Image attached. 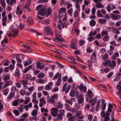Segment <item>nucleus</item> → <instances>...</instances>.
<instances>
[{
	"instance_id": "1",
	"label": "nucleus",
	"mask_w": 121,
	"mask_h": 121,
	"mask_svg": "<svg viewBox=\"0 0 121 121\" xmlns=\"http://www.w3.org/2000/svg\"><path fill=\"white\" fill-rule=\"evenodd\" d=\"M51 9L50 8L46 9L44 7L43 9L38 12V13L42 16H44L45 14L46 16L47 17L51 14Z\"/></svg>"
},
{
	"instance_id": "2",
	"label": "nucleus",
	"mask_w": 121,
	"mask_h": 121,
	"mask_svg": "<svg viewBox=\"0 0 121 121\" xmlns=\"http://www.w3.org/2000/svg\"><path fill=\"white\" fill-rule=\"evenodd\" d=\"M58 97V95L56 94L53 95L51 97L49 96L47 97V100L48 102H51L52 104H54L55 102V100L57 99Z\"/></svg>"
},
{
	"instance_id": "3",
	"label": "nucleus",
	"mask_w": 121,
	"mask_h": 121,
	"mask_svg": "<svg viewBox=\"0 0 121 121\" xmlns=\"http://www.w3.org/2000/svg\"><path fill=\"white\" fill-rule=\"evenodd\" d=\"M55 32V36L56 38H53V40L56 42H57L58 41H60L62 42L64 41V40L58 34V31H56Z\"/></svg>"
},
{
	"instance_id": "4",
	"label": "nucleus",
	"mask_w": 121,
	"mask_h": 121,
	"mask_svg": "<svg viewBox=\"0 0 121 121\" xmlns=\"http://www.w3.org/2000/svg\"><path fill=\"white\" fill-rule=\"evenodd\" d=\"M73 2L75 3V6L79 11H80V5L83 0H72Z\"/></svg>"
},
{
	"instance_id": "5",
	"label": "nucleus",
	"mask_w": 121,
	"mask_h": 121,
	"mask_svg": "<svg viewBox=\"0 0 121 121\" xmlns=\"http://www.w3.org/2000/svg\"><path fill=\"white\" fill-rule=\"evenodd\" d=\"M58 109L56 108H51L50 110L52 111L51 112V115L53 117H56L58 113Z\"/></svg>"
},
{
	"instance_id": "6",
	"label": "nucleus",
	"mask_w": 121,
	"mask_h": 121,
	"mask_svg": "<svg viewBox=\"0 0 121 121\" xmlns=\"http://www.w3.org/2000/svg\"><path fill=\"white\" fill-rule=\"evenodd\" d=\"M67 85V83H65L64 84L62 88V91H65L66 93H67L68 92L71 88V86L69 85H68L67 87L66 88Z\"/></svg>"
},
{
	"instance_id": "7",
	"label": "nucleus",
	"mask_w": 121,
	"mask_h": 121,
	"mask_svg": "<svg viewBox=\"0 0 121 121\" xmlns=\"http://www.w3.org/2000/svg\"><path fill=\"white\" fill-rule=\"evenodd\" d=\"M44 31L47 34L52 35L53 34L52 30L50 28L49 26H46L45 28Z\"/></svg>"
},
{
	"instance_id": "8",
	"label": "nucleus",
	"mask_w": 121,
	"mask_h": 121,
	"mask_svg": "<svg viewBox=\"0 0 121 121\" xmlns=\"http://www.w3.org/2000/svg\"><path fill=\"white\" fill-rule=\"evenodd\" d=\"M76 39H74L72 40V43L70 45V47L71 48L75 49H77V41Z\"/></svg>"
},
{
	"instance_id": "9",
	"label": "nucleus",
	"mask_w": 121,
	"mask_h": 121,
	"mask_svg": "<svg viewBox=\"0 0 121 121\" xmlns=\"http://www.w3.org/2000/svg\"><path fill=\"white\" fill-rule=\"evenodd\" d=\"M53 82H50L45 87V89L47 91H48L52 89V86L53 85Z\"/></svg>"
},
{
	"instance_id": "10",
	"label": "nucleus",
	"mask_w": 121,
	"mask_h": 121,
	"mask_svg": "<svg viewBox=\"0 0 121 121\" xmlns=\"http://www.w3.org/2000/svg\"><path fill=\"white\" fill-rule=\"evenodd\" d=\"M84 101V98L83 97V95L82 94H81L78 98V102L79 104H81Z\"/></svg>"
},
{
	"instance_id": "11",
	"label": "nucleus",
	"mask_w": 121,
	"mask_h": 121,
	"mask_svg": "<svg viewBox=\"0 0 121 121\" xmlns=\"http://www.w3.org/2000/svg\"><path fill=\"white\" fill-rule=\"evenodd\" d=\"M36 65L37 69H42L44 67V64L43 63H41L39 62H36Z\"/></svg>"
},
{
	"instance_id": "12",
	"label": "nucleus",
	"mask_w": 121,
	"mask_h": 121,
	"mask_svg": "<svg viewBox=\"0 0 121 121\" xmlns=\"http://www.w3.org/2000/svg\"><path fill=\"white\" fill-rule=\"evenodd\" d=\"M118 84L119 85L117 86V88L119 90L117 94L121 96V80L119 82Z\"/></svg>"
},
{
	"instance_id": "13",
	"label": "nucleus",
	"mask_w": 121,
	"mask_h": 121,
	"mask_svg": "<svg viewBox=\"0 0 121 121\" xmlns=\"http://www.w3.org/2000/svg\"><path fill=\"white\" fill-rule=\"evenodd\" d=\"M40 103L39 104V106L40 107H41L43 106L44 104H46V101L44 98L43 97L40 99Z\"/></svg>"
},
{
	"instance_id": "14",
	"label": "nucleus",
	"mask_w": 121,
	"mask_h": 121,
	"mask_svg": "<svg viewBox=\"0 0 121 121\" xmlns=\"http://www.w3.org/2000/svg\"><path fill=\"white\" fill-rule=\"evenodd\" d=\"M11 31L13 32L12 36L14 37H16L19 33V30L15 29H13Z\"/></svg>"
},
{
	"instance_id": "15",
	"label": "nucleus",
	"mask_w": 121,
	"mask_h": 121,
	"mask_svg": "<svg viewBox=\"0 0 121 121\" xmlns=\"http://www.w3.org/2000/svg\"><path fill=\"white\" fill-rule=\"evenodd\" d=\"M95 6L99 8H103L104 7V5L100 2L96 3Z\"/></svg>"
},
{
	"instance_id": "16",
	"label": "nucleus",
	"mask_w": 121,
	"mask_h": 121,
	"mask_svg": "<svg viewBox=\"0 0 121 121\" xmlns=\"http://www.w3.org/2000/svg\"><path fill=\"white\" fill-rule=\"evenodd\" d=\"M97 100V99L96 98H95L93 99H90L89 100V103H91V106H94L96 104Z\"/></svg>"
},
{
	"instance_id": "17",
	"label": "nucleus",
	"mask_w": 121,
	"mask_h": 121,
	"mask_svg": "<svg viewBox=\"0 0 121 121\" xmlns=\"http://www.w3.org/2000/svg\"><path fill=\"white\" fill-rule=\"evenodd\" d=\"M32 61L30 59L28 61H24L23 62V64L25 67H26L27 66L31 64L32 62Z\"/></svg>"
},
{
	"instance_id": "18",
	"label": "nucleus",
	"mask_w": 121,
	"mask_h": 121,
	"mask_svg": "<svg viewBox=\"0 0 121 121\" xmlns=\"http://www.w3.org/2000/svg\"><path fill=\"white\" fill-rule=\"evenodd\" d=\"M79 88L81 90L83 91L84 92H85L86 91V87L85 86H84V84H82L80 85Z\"/></svg>"
},
{
	"instance_id": "19",
	"label": "nucleus",
	"mask_w": 121,
	"mask_h": 121,
	"mask_svg": "<svg viewBox=\"0 0 121 121\" xmlns=\"http://www.w3.org/2000/svg\"><path fill=\"white\" fill-rule=\"evenodd\" d=\"M66 23L65 22L61 24H59L58 25L57 27L59 30H60L62 28H64L66 26Z\"/></svg>"
},
{
	"instance_id": "20",
	"label": "nucleus",
	"mask_w": 121,
	"mask_h": 121,
	"mask_svg": "<svg viewBox=\"0 0 121 121\" xmlns=\"http://www.w3.org/2000/svg\"><path fill=\"white\" fill-rule=\"evenodd\" d=\"M61 74L60 73H59V72H58L55 75L54 77L53 78V80H55L57 79L58 78H61Z\"/></svg>"
},
{
	"instance_id": "21",
	"label": "nucleus",
	"mask_w": 121,
	"mask_h": 121,
	"mask_svg": "<svg viewBox=\"0 0 121 121\" xmlns=\"http://www.w3.org/2000/svg\"><path fill=\"white\" fill-rule=\"evenodd\" d=\"M8 43V39L7 38H5L3 40H2L1 42V44L2 45L3 47H4L5 45L4 43Z\"/></svg>"
},
{
	"instance_id": "22",
	"label": "nucleus",
	"mask_w": 121,
	"mask_h": 121,
	"mask_svg": "<svg viewBox=\"0 0 121 121\" xmlns=\"http://www.w3.org/2000/svg\"><path fill=\"white\" fill-rule=\"evenodd\" d=\"M106 113L107 116L104 117V119L103 121H108L110 120V118L109 117L110 114L107 112H106Z\"/></svg>"
},
{
	"instance_id": "23",
	"label": "nucleus",
	"mask_w": 121,
	"mask_h": 121,
	"mask_svg": "<svg viewBox=\"0 0 121 121\" xmlns=\"http://www.w3.org/2000/svg\"><path fill=\"white\" fill-rule=\"evenodd\" d=\"M74 100V98H72L71 99H66L65 100V101L67 103H68L70 105H72L73 103L72 102V101L73 100Z\"/></svg>"
},
{
	"instance_id": "24",
	"label": "nucleus",
	"mask_w": 121,
	"mask_h": 121,
	"mask_svg": "<svg viewBox=\"0 0 121 121\" xmlns=\"http://www.w3.org/2000/svg\"><path fill=\"white\" fill-rule=\"evenodd\" d=\"M121 17V16L118 14H114V20H119Z\"/></svg>"
},
{
	"instance_id": "25",
	"label": "nucleus",
	"mask_w": 121,
	"mask_h": 121,
	"mask_svg": "<svg viewBox=\"0 0 121 121\" xmlns=\"http://www.w3.org/2000/svg\"><path fill=\"white\" fill-rule=\"evenodd\" d=\"M44 7L43 6V5H38L36 7L37 10L39 11V12L41 10L43 9Z\"/></svg>"
},
{
	"instance_id": "26",
	"label": "nucleus",
	"mask_w": 121,
	"mask_h": 121,
	"mask_svg": "<svg viewBox=\"0 0 121 121\" xmlns=\"http://www.w3.org/2000/svg\"><path fill=\"white\" fill-rule=\"evenodd\" d=\"M98 22L102 24H105L107 22V20L104 19H100L98 21Z\"/></svg>"
},
{
	"instance_id": "27",
	"label": "nucleus",
	"mask_w": 121,
	"mask_h": 121,
	"mask_svg": "<svg viewBox=\"0 0 121 121\" xmlns=\"http://www.w3.org/2000/svg\"><path fill=\"white\" fill-rule=\"evenodd\" d=\"M32 106V103H30L28 105H25V108L26 110L27 111H28L29 108H31Z\"/></svg>"
},
{
	"instance_id": "28",
	"label": "nucleus",
	"mask_w": 121,
	"mask_h": 121,
	"mask_svg": "<svg viewBox=\"0 0 121 121\" xmlns=\"http://www.w3.org/2000/svg\"><path fill=\"white\" fill-rule=\"evenodd\" d=\"M4 62H5L4 64V66H8L9 65V63L10 62V61H9L7 59H6L4 60L3 61H2L1 64Z\"/></svg>"
},
{
	"instance_id": "29",
	"label": "nucleus",
	"mask_w": 121,
	"mask_h": 121,
	"mask_svg": "<svg viewBox=\"0 0 121 121\" xmlns=\"http://www.w3.org/2000/svg\"><path fill=\"white\" fill-rule=\"evenodd\" d=\"M97 15L98 17H103V16L102 14L101 11L99 10H98L97 13Z\"/></svg>"
},
{
	"instance_id": "30",
	"label": "nucleus",
	"mask_w": 121,
	"mask_h": 121,
	"mask_svg": "<svg viewBox=\"0 0 121 121\" xmlns=\"http://www.w3.org/2000/svg\"><path fill=\"white\" fill-rule=\"evenodd\" d=\"M32 67V65H30L26 68L23 71V73H26L31 69Z\"/></svg>"
},
{
	"instance_id": "31",
	"label": "nucleus",
	"mask_w": 121,
	"mask_h": 121,
	"mask_svg": "<svg viewBox=\"0 0 121 121\" xmlns=\"http://www.w3.org/2000/svg\"><path fill=\"white\" fill-rule=\"evenodd\" d=\"M25 105H24L22 104H21L20 105L19 107L18 108V109L21 112L23 111L24 108H25Z\"/></svg>"
},
{
	"instance_id": "32",
	"label": "nucleus",
	"mask_w": 121,
	"mask_h": 121,
	"mask_svg": "<svg viewBox=\"0 0 121 121\" xmlns=\"http://www.w3.org/2000/svg\"><path fill=\"white\" fill-rule=\"evenodd\" d=\"M60 78H58L57 81L56 83V86H60V84H61V82L62 81V80Z\"/></svg>"
},
{
	"instance_id": "33",
	"label": "nucleus",
	"mask_w": 121,
	"mask_h": 121,
	"mask_svg": "<svg viewBox=\"0 0 121 121\" xmlns=\"http://www.w3.org/2000/svg\"><path fill=\"white\" fill-rule=\"evenodd\" d=\"M100 101L99 100H98L97 103V104L96 107V110L98 111L100 107Z\"/></svg>"
},
{
	"instance_id": "34",
	"label": "nucleus",
	"mask_w": 121,
	"mask_h": 121,
	"mask_svg": "<svg viewBox=\"0 0 121 121\" xmlns=\"http://www.w3.org/2000/svg\"><path fill=\"white\" fill-rule=\"evenodd\" d=\"M110 50L109 51V55H111L113 53V45L110 46Z\"/></svg>"
},
{
	"instance_id": "35",
	"label": "nucleus",
	"mask_w": 121,
	"mask_h": 121,
	"mask_svg": "<svg viewBox=\"0 0 121 121\" xmlns=\"http://www.w3.org/2000/svg\"><path fill=\"white\" fill-rule=\"evenodd\" d=\"M0 2L3 8H4L6 5L5 0H0Z\"/></svg>"
},
{
	"instance_id": "36",
	"label": "nucleus",
	"mask_w": 121,
	"mask_h": 121,
	"mask_svg": "<svg viewBox=\"0 0 121 121\" xmlns=\"http://www.w3.org/2000/svg\"><path fill=\"white\" fill-rule=\"evenodd\" d=\"M56 107L57 108H63V105L60 102H59L56 104Z\"/></svg>"
},
{
	"instance_id": "37",
	"label": "nucleus",
	"mask_w": 121,
	"mask_h": 121,
	"mask_svg": "<svg viewBox=\"0 0 121 121\" xmlns=\"http://www.w3.org/2000/svg\"><path fill=\"white\" fill-rule=\"evenodd\" d=\"M38 114V111L36 109L33 110L31 114L32 116H35Z\"/></svg>"
},
{
	"instance_id": "38",
	"label": "nucleus",
	"mask_w": 121,
	"mask_h": 121,
	"mask_svg": "<svg viewBox=\"0 0 121 121\" xmlns=\"http://www.w3.org/2000/svg\"><path fill=\"white\" fill-rule=\"evenodd\" d=\"M14 94L12 92H11L10 93V94L8 96L7 98V99L8 100H9L10 99H11L13 98L14 97Z\"/></svg>"
},
{
	"instance_id": "39",
	"label": "nucleus",
	"mask_w": 121,
	"mask_h": 121,
	"mask_svg": "<svg viewBox=\"0 0 121 121\" xmlns=\"http://www.w3.org/2000/svg\"><path fill=\"white\" fill-rule=\"evenodd\" d=\"M66 11V8H65L62 7L59 10V13H64Z\"/></svg>"
},
{
	"instance_id": "40",
	"label": "nucleus",
	"mask_w": 121,
	"mask_h": 121,
	"mask_svg": "<svg viewBox=\"0 0 121 121\" xmlns=\"http://www.w3.org/2000/svg\"><path fill=\"white\" fill-rule=\"evenodd\" d=\"M20 82L22 85H26L27 84V80H22L20 81Z\"/></svg>"
},
{
	"instance_id": "41",
	"label": "nucleus",
	"mask_w": 121,
	"mask_h": 121,
	"mask_svg": "<svg viewBox=\"0 0 121 121\" xmlns=\"http://www.w3.org/2000/svg\"><path fill=\"white\" fill-rule=\"evenodd\" d=\"M96 24V22L94 20H92L90 22V25L92 26H94Z\"/></svg>"
},
{
	"instance_id": "42",
	"label": "nucleus",
	"mask_w": 121,
	"mask_h": 121,
	"mask_svg": "<svg viewBox=\"0 0 121 121\" xmlns=\"http://www.w3.org/2000/svg\"><path fill=\"white\" fill-rule=\"evenodd\" d=\"M20 72L19 69L17 68L16 69L15 73V76L17 77H18L20 75Z\"/></svg>"
},
{
	"instance_id": "43",
	"label": "nucleus",
	"mask_w": 121,
	"mask_h": 121,
	"mask_svg": "<svg viewBox=\"0 0 121 121\" xmlns=\"http://www.w3.org/2000/svg\"><path fill=\"white\" fill-rule=\"evenodd\" d=\"M13 113L15 115V116L19 115L20 114L19 112L17 110H15L13 111Z\"/></svg>"
},
{
	"instance_id": "44",
	"label": "nucleus",
	"mask_w": 121,
	"mask_h": 121,
	"mask_svg": "<svg viewBox=\"0 0 121 121\" xmlns=\"http://www.w3.org/2000/svg\"><path fill=\"white\" fill-rule=\"evenodd\" d=\"M69 111L73 113H75L78 111V110L76 108H71Z\"/></svg>"
},
{
	"instance_id": "45",
	"label": "nucleus",
	"mask_w": 121,
	"mask_h": 121,
	"mask_svg": "<svg viewBox=\"0 0 121 121\" xmlns=\"http://www.w3.org/2000/svg\"><path fill=\"white\" fill-rule=\"evenodd\" d=\"M45 74L44 73H41L37 76V77L38 78H42L44 77Z\"/></svg>"
},
{
	"instance_id": "46",
	"label": "nucleus",
	"mask_w": 121,
	"mask_h": 121,
	"mask_svg": "<svg viewBox=\"0 0 121 121\" xmlns=\"http://www.w3.org/2000/svg\"><path fill=\"white\" fill-rule=\"evenodd\" d=\"M30 3L29 2H26L23 6V7L24 9H27L29 8L30 6Z\"/></svg>"
},
{
	"instance_id": "47",
	"label": "nucleus",
	"mask_w": 121,
	"mask_h": 121,
	"mask_svg": "<svg viewBox=\"0 0 121 121\" xmlns=\"http://www.w3.org/2000/svg\"><path fill=\"white\" fill-rule=\"evenodd\" d=\"M12 83V82L11 81H9L6 82L5 83V86L4 88L7 87L10 84H11Z\"/></svg>"
},
{
	"instance_id": "48",
	"label": "nucleus",
	"mask_w": 121,
	"mask_h": 121,
	"mask_svg": "<svg viewBox=\"0 0 121 121\" xmlns=\"http://www.w3.org/2000/svg\"><path fill=\"white\" fill-rule=\"evenodd\" d=\"M101 34L102 36L107 35H108V32L104 30L102 32Z\"/></svg>"
},
{
	"instance_id": "49",
	"label": "nucleus",
	"mask_w": 121,
	"mask_h": 121,
	"mask_svg": "<svg viewBox=\"0 0 121 121\" xmlns=\"http://www.w3.org/2000/svg\"><path fill=\"white\" fill-rule=\"evenodd\" d=\"M70 59L71 60V62L75 64L76 63V62H75V60L76 59L73 56H71L70 57Z\"/></svg>"
},
{
	"instance_id": "50",
	"label": "nucleus",
	"mask_w": 121,
	"mask_h": 121,
	"mask_svg": "<svg viewBox=\"0 0 121 121\" xmlns=\"http://www.w3.org/2000/svg\"><path fill=\"white\" fill-rule=\"evenodd\" d=\"M101 115L102 117H104L107 116L106 114L105 111L103 110L102 112L101 113Z\"/></svg>"
},
{
	"instance_id": "51",
	"label": "nucleus",
	"mask_w": 121,
	"mask_h": 121,
	"mask_svg": "<svg viewBox=\"0 0 121 121\" xmlns=\"http://www.w3.org/2000/svg\"><path fill=\"white\" fill-rule=\"evenodd\" d=\"M108 54L105 53L103 56V58L105 60H107L108 59Z\"/></svg>"
},
{
	"instance_id": "52",
	"label": "nucleus",
	"mask_w": 121,
	"mask_h": 121,
	"mask_svg": "<svg viewBox=\"0 0 121 121\" xmlns=\"http://www.w3.org/2000/svg\"><path fill=\"white\" fill-rule=\"evenodd\" d=\"M74 89H72L70 93V95L71 97H73L74 96Z\"/></svg>"
},
{
	"instance_id": "53",
	"label": "nucleus",
	"mask_w": 121,
	"mask_h": 121,
	"mask_svg": "<svg viewBox=\"0 0 121 121\" xmlns=\"http://www.w3.org/2000/svg\"><path fill=\"white\" fill-rule=\"evenodd\" d=\"M109 36L108 35H106L103 38V40L104 41H107L109 40Z\"/></svg>"
},
{
	"instance_id": "54",
	"label": "nucleus",
	"mask_w": 121,
	"mask_h": 121,
	"mask_svg": "<svg viewBox=\"0 0 121 121\" xmlns=\"http://www.w3.org/2000/svg\"><path fill=\"white\" fill-rule=\"evenodd\" d=\"M97 32L96 31H95L93 32H90L89 35V36H92L95 35L96 34Z\"/></svg>"
},
{
	"instance_id": "55",
	"label": "nucleus",
	"mask_w": 121,
	"mask_h": 121,
	"mask_svg": "<svg viewBox=\"0 0 121 121\" xmlns=\"http://www.w3.org/2000/svg\"><path fill=\"white\" fill-rule=\"evenodd\" d=\"M85 43V41L83 40H81L79 41V44L81 46L83 45Z\"/></svg>"
},
{
	"instance_id": "56",
	"label": "nucleus",
	"mask_w": 121,
	"mask_h": 121,
	"mask_svg": "<svg viewBox=\"0 0 121 121\" xmlns=\"http://www.w3.org/2000/svg\"><path fill=\"white\" fill-rule=\"evenodd\" d=\"M24 78H26V80L30 79L31 77V75L30 74H27L24 76Z\"/></svg>"
},
{
	"instance_id": "57",
	"label": "nucleus",
	"mask_w": 121,
	"mask_h": 121,
	"mask_svg": "<svg viewBox=\"0 0 121 121\" xmlns=\"http://www.w3.org/2000/svg\"><path fill=\"white\" fill-rule=\"evenodd\" d=\"M76 116L71 117H70L69 118L68 120L69 121H74L76 120Z\"/></svg>"
},
{
	"instance_id": "58",
	"label": "nucleus",
	"mask_w": 121,
	"mask_h": 121,
	"mask_svg": "<svg viewBox=\"0 0 121 121\" xmlns=\"http://www.w3.org/2000/svg\"><path fill=\"white\" fill-rule=\"evenodd\" d=\"M111 61L110 60L107 61L103 63L104 65V66H108L109 65Z\"/></svg>"
},
{
	"instance_id": "59",
	"label": "nucleus",
	"mask_w": 121,
	"mask_h": 121,
	"mask_svg": "<svg viewBox=\"0 0 121 121\" xmlns=\"http://www.w3.org/2000/svg\"><path fill=\"white\" fill-rule=\"evenodd\" d=\"M106 9L109 12H110L112 10V8L110 5H109L107 6Z\"/></svg>"
},
{
	"instance_id": "60",
	"label": "nucleus",
	"mask_w": 121,
	"mask_h": 121,
	"mask_svg": "<svg viewBox=\"0 0 121 121\" xmlns=\"http://www.w3.org/2000/svg\"><path fill=\"white\" fill-rule=\"evenodd\" d=\"M82 114V111H78L77 113H76L74 115L78 117H79V116L81 115Z\"/></svg>"
},
{
	"instance_id": "61",
	"label": "nucleus",
	"mask_w": 121,
	"mask_h": 121,
	"mask_svg": "<svg viewBox=\"0 0 121 121\" xmlns=\"http://www.w3.org/2000/svg\"><path fill=\"white\" fill-rule=\"evenodd\" d=\"M9 92V89L8 88H7L3 91V92L4 95H6Z\"/></svg>"
},
{
	"instance_id": "62",
	"label": "nucleus",
	"mask_w": 121,
	"mask_h": 121,
	"mask_svg": "<svg viewBox=\"0 0 121 121\" xmlns=\"http://www.w3.org/2000/svg\"><path fill=\"white\" fill-rule=\"evenodd\" d=\"M35 88L33 86H32L28 88V90L30 92L33 91L35 89Z\"/></svg>"
},
{
	"instance_id": "63",
	"label": "nucleus",
	"mask_w": 121,
	"mask_h": 121,
	"mask_svg": "<svg viewBox=\"0 0 121 121\" xmlns=\"http://www.w3.org/2000/svg\"><path fill=\"white\" fill-rule=\"evenodd\" d=\"M83 116H81L78 117L77 120L76 121H83L82 119L84 118Z\"/></svg>"
},
{
	"instance_id": "64",
	"label": "nucleus",
	"mask_w": 121,
	"mask_h": 121,
	"mask_svg": "<svg viewBox=\"0 0 121 121\" xmlns=\"http://www.w3.org/2000/svg\"><path fill=\"white\" fill-rule=\"evenodd\" d=\"M18 104V102L16 100L13 101L12 102L13 105V106H15L17 105Z\"/></svg>"
}]
</instances>
